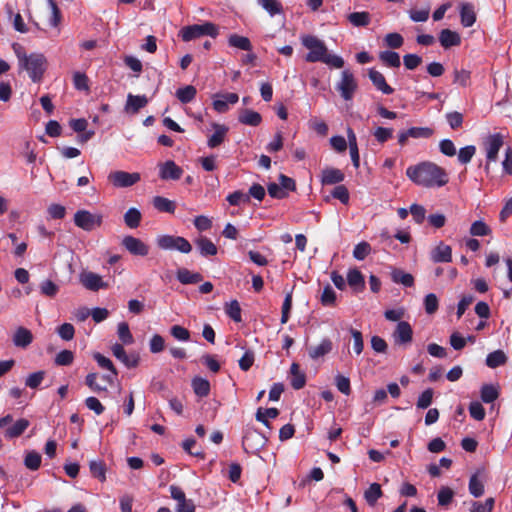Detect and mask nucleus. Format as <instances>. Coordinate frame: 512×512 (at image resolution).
Segmentation results:
<instances>
[{
  "label": "nucleus",
  "instance_id": "4468645a",
  "mask_svg": "<svg viewBox=\"0 0 512 512\" xmlns=\"http://www.w3.org/2000/svg\"><path fill=\"white\" fill-rule=\"evenodd\" d=\"M74 223L83 230L91 231L96 224V219L89 211L79 210L74 215Z\"/></svg>",
  "mask_w": 512,
  "mask_h": 512
},
{
  "label": "nucleus",
  "instance_id": "1a4fd4ad",
  "mask_svg": "<svg viewBox=\"0 0 512 512\" xmlns=\"http://www.w3.org/2000/svg\"><path fill=\"white\" fill-rule=\"evenodd\" d=\"M121 245L133 256L145 257L150 251L148 244L132 235L124 236Z\"/></svg>",
  "mask_w": 512,
  "mask_h": 512
},
{
  "label": "nucleus",
  "instance_id": "9d476101",
  "mask_svg": "<svg viewBox=\"0 0 512 512\" xmlns=\"http://www.w3.org/2000/svg\"><path fill=\"white\" fill-rule=\"evenodd\" d=\"M393 340L396 345L406 348V345L412 341L413 330L407 321H399L393 332Z\"/></svg>",
  "mask_w": 512,
  "mask_h": 512
},
{
  "label": "nucleus",
  "instance_id": "338daca9",
  "mask_svg": "<svg viewBox=\"0 0 512 512\" xmlns=\"http://www.w3.org/2000/svg\"><path fill=\"white\" fill-rule=\"evenodd\" d=\"M403 63L406 69L414 70L422 63V58L417 54H406L403 57Z\"/></svg>",
  "mask_w": 512,
  "mask_h": 512
},
{
  "label": "nucleus",
  "instance_id": "f3484780",
  "mask_svg": "<svg viewBox=\"0 0 512 512\" xmlns=\"http://www.w3.org/2000/svg\"><path fill=\"white\" fill-rule=\"evenodd\" d=\"M439 42L443 48L448 49L453 46H459L461 44V37L456 31L447 28L441 30Z\"/></svg>",
  "mask_w": 512,
  "mask_h": 512
},
{
  "label": "nucleus",
  "instance_id": "2eb2a0df",
  "mask_svg": "<svg viewBox=\"0 0 512 512\" xmlns=\"http://www.w3.org/2000/svg\"><path fill=\"white\" fill-rule=\"evenodd\" d=\"M147 103L148 99L145 95H133L130 93L127 96L125 112L132 115L137 114Z\"/></svg>",
  "mask_w": 512,
  "mask_h": 512
},
{
  "label": "nucleus",
  "instance_id": "f257e3e1",
  "mask_svg": "<svg viewBox=\"0 0 512 512\" xmlns=\"http://www.w3.org/2000/svg\"><path fill=\"white\" fill-rule=\"evenodd\" d=\"M406 176L416 185L422 187H442L449 181L444 168L429 161L411 165L406 169Z\"/></svg>",
  "mask_w": 512,
  "mask_h": 512
},
{
  "label": "nucleus",
  "instance_id": "f03ea898",
  "mask_svg": "<svg viewBox=\"0 0 512 512\" xmlns=\"http://www.w3.org/2000/svg\"><path fill=\"white\" fill-rule=\"evenodd\" d=\"M302 45L309 50L305 60L309 63L322 62L333 68H342L344 60L342 57L330 54L325 43L318 37L310 34L301 36Z\"/></svg>",
  "mask_w": 512,
  "mask_h": 512
},
{
  "label": "nucleus",
  "instance_id": "13d9d810",
  "mask_svg": "<svg viewBox=\"0 0 512 512\" xmlns=\"http://www.w3.org/2000/svg\"><path fill=\"white\" fill-rule=\"evenodd\" d=\"M45 377L44 371H37L34 373H31L25 380V385L31 389H36L39 387L41 382L43 381Z\"/></svg>",
  "mask_w": 512,
  "mask_h": 512
},
{
  "label": "nucleus",
  "instance_id": "680f3d73",
  "mask_svg": "<svg viewBox=\"0 0 512 512\" xmlns=\"http://www.w3.org/2000/svg\"><path fill=\"white\" fill-rule=\"evenodd\" d=\"M170 334L179 341H188L190 339L189 330L180 325H173L170 328Z\"/></svg>",
  "mask_w": 512,
  "mask_h": 512
},
{
  "label": "nucleus",
  "instance_id": "bb28decb",
  "mask_svg": "<svg viewBox=\"0 0 512 512\" xmlns=\"http://www.w3.org/2000/svg\"><path fill=\"white\" fill-rule=\"evenodd\" d=\"M177 279L182 284H196L202 281L203 277L198 272H191L186 268H180L177 271Z\"/></svg>",
  "mask_w": 512,
  "mask_h": 512
},
{
  "label": "nucleus",
  "instance_id": "774afa93",
  "mask_svg": "<svg viewBox=\"0 0 512 512\" xmlns=\"http://www.w3.org/2000/svg\"><path fill=\"white\" fill-rule=\"evenodd\" d=\"M373 135L379 143L383 144L392 137L393 129L385 128V127H378L375 129Z\"/></svg>",
  "mask_w": 512,
  "mask_h": 512
},
{
  "label": "nucleus",
  "instance_id": "6e6552de",
  "mask_svg": "<svg viewBox=\"0 0 512 512\" xmlns=\"http://www.w3.org/2000/svg\"><path fill=\"white\" fill-rule=\"evenodd\" d=\"M504 144V137L501 133H494L487 137L484 142L486 150L487 164L485 165V171L489 172V163L494 162L498 158V153Z\"/></svg>",
  "mask_w": 512,
  "mask_h": 512
},
{
  "label": "nucleus",
  "instance_id": "9b49d317",
  "mask_svg": "<svg viewBox=\"0 0 512 512\" xmlns=\"http://www.w3.org/2000/svg\"><path fill=\"white\" fill-rule=\"evenodd\" d=\"M183 175V169L174 161L167 160L159 164V177L162 180H179Z\"/></svg>",
  "mask_w": 512,
  "mask_h": 512
},
{
  "label": "nucleus",
  "instance_id": "20e7f679",
  "mask_svg": "<svg viewBox=\"0 0 512 512\" xmlns=\"http://www.w3.org/2000/svg\"><path fill=\"white\" fill-rule=\"evenodd\" d=\"M156 244L162 250H177L184 254L192 251V245L182 236L160 235L156 238Z\"/></svg>",
  "mask_w": 512,
  "mask_h": 512
},
{
  "label": "nucleus",
  "instance_id": "7c9ffc66",
  "mask_svg": "<svg viewBox=\"0 0 512 512\" xmlns=\"http://www.w3.org/2000/svg\"><path fill=\"white\" fill-rule=\"evenodd\" d=\"M141 212L137 208H129L124 214L125 225L131 229L138 228L141 222Z\"/></svg>",
  "mask_w": 512,
  "mask_h": 512
},
{
  "label": "nucleus",
  "instance_id": "7ed1b4c3",
  "mask_svg": "<svg viewBox=\"0 0 512 512\" xmlns=\"http://www.w3.org/2000/svg\"><path fill=\"white\" fill-rule=\"evenodd\" d=\"M218 27L212 22H204L203 24H193L185 26L180 30V36L183 41L189 42L202 36L217 37Z\"/></svg>",
  "mask_w": 512,
  "mask_h": 512
},
{
  "label": "nucleus",
  "instance_id": "c03bdc74",
  "mask_svg": "<svg viewBox=\"0 0 512 512\" xmlns=\"http://www.w3.org/2000/svg\"><path fill=\"white\" fill-rule=\"evenodd\" d=\"M74 319L78 322L86 321L90 316L96 322V308L79 307L73 312Z\"/></svg>",
  "mask_w": 512,
  "mask_h": 512
},
{
  "label": "nucleus",
  "instance_id": "4d7b16f0",
  "mask_svg": "<svg viewBox=\"0 0 512 512\" xmlns=\"http://www.w3.org/2000/svg\"><path fill=\"white\" fill-rule=\"evenodd\" d=\"M336 301V293L333 288L328 284L324 287L321 295V303L324 306H333Z\"/></svg>",
  "mask_w": 512,
  "mask_h": 512
},
{
  "label": "nucleus",
  "instance_id": "79ce46f5",
  "mask_svg": "<svg viewBox=\"0 0 512 512\" xmlns=\"http://www.w3.org/2000/svg\"><path fill=\"white\" fill-rule=\"evenodd\" d=\"M467 341L474 342L475 337L468 336L467 338H464L459 332H454L450 336V344L452 348L457 351L462 350Z\"/></svg>",
  "mask_w": 512,
  "mask_h": 512
},
{
  "label": "nucleus",
  "instance_id": "e2e57ef3",
  "mask_svg": "<svg viewBox=\"0 0 512 512\" xmlns=\"http://www.w3.org/2000/svg\"><path fill=\"white\" fill-rule=\"evenodd\" d=\"M335 385L337 389L344 395H349L351 393L350 380L348 377H345L341 374L336 375Z\"/></svg>",
  "mask_w": 512,
  "mask_h": 512
},
{
  "label": "nucleus",
  "instance_id": "cd10ccee",
  "mask_svg": "<svg viewBox=\"0 0 512 512\" xmlns=\"http://www.w3.org/2000/svg\"><path fill=\"white\" fill-rule=\"evenodd\" d=\"M391 279L394 283L402 284L405 287H412L414 285L413 275L401 269H393L391 272Z\"/></svg>",
  "mask_w": 512,
  "mask_h": 512
},
{
  "label": "nucleus",
  "instance_id": "ddd939ff",
  "mask_svg": "<svg viewBox=\"0 0 512 512\" xmlns=\"http://www.w3.org/2000/svg\"><path fill=\"white\" fill-rule=\"evenodd\" d=\"M431 259L434 263H449L452 261V248L440 242L431 252Z\"/></svg>",
  "mask_w": 512,
  "mask_h": 512
},
{
  "label": "nucleus",
  "instance_id": "5701e85b",
  "mask_svg": "<svg viewBox=\"0 0 512 512\" xmlns=\"http://www.w3.org/2000/svg\"><path fill=\"white\" fill-rule=\"evenodd\" d=\"M347 283L356 291H362L365 288L364 276L357 268H353L348 271Z\"/></svg>",
  "mask_w": 512,
  "mask_h": 512
},
{
  "label": "nucleus",
  "instance_id": "bf43d9fd",
  "mask_svg": "<svg viewBox=\"0 0 512 512\" xmlns=\"http://www.w3.org/2000/svg\"><path fill=\"white\" fill-rule=\"evenodd\" d=\"M469 413L472 418L481 421L485 418V409L478 401H473L469 405Z\"/></svg>",
  "mask_w": 512,
  "mask_h": 512
},
{
  "label": "nucleus",
  "instance_id": "39448f33",
  "mask_svg": "<svg viewBox=\"0 0 512 512\" xmlns=\"http://www.w3.org/2000/svg\"><path fill=\"white\" fill-rule=\"evenodd\" d=\"M357 89L358 83L353 72L349 69L343 70L341 73V79L336 84V90L340 93L341 97L345 101H350L354 97Z\"/></svg>",
  "mask_w": 512,
  "mask_h": 512
},
{
  "label": "nucleus",
  "instance_id": "c9c22d12",
  "mask_svg": "<svg viewBox=\"0 0 512 512\" xmlns=\"http://www.w3.org/2000/svg\"><path fill=\"white\" fill-rule=\"evenodd\" d=\"M379 59L388 67L398 68L401 65L400 56L397 52L386 50L379 54Z\"/></svg>",
  "mask_w": 512,
  "mask_h": 512
},
{
  "label": "nucleus",
  "instance_id": "2f4dec72",
  "mask_svg": "<svg viewBox=\"0 0 512 512\" xmlns=\"http://www.w3.org/2000/svg\"><path fill=\"white\" fill-rule=\"evenodd\" d=\"M480 397L484 403H492L499 397V390L492 384H484L480 390Z\"/></svg>",
  "mask_w": 512,
  "mask_h": 512
},
{
  "label": "nucleus",
  "instance_id": "49530a36",
  "mask_svg": "<svg viewBox=\"0 0 512 512\" xmlns=\"http://www.w3.org/2000/svg\"><path fill=\"white\" fill-rule=\"evenodd\" d=\"M470 234L472 236H487L491 234V229L482 220H477L472 223L470 227Z\"/></svg>",
  "mask_w": 512,
  "mask_h": 512
},
{
  "label": "nucleus",
  "instance_id": "4c0bfd02",
  "mask_svg": "<svg viewBox=\"0 0 512 512\" xmlns=\"http://www.w3.org/2000/svg\"><path fill=\"white\" fill-rule=\"evenodd\" d=\"M279 415V410L277 408H258L256 412V420L263 423L265 426L269 427L268 418L274 419Z\"/></svg>",
  "mask_w": 512,
  "mask_h": 512
},
{
  "label": "nucleus",
  "instance_id": "dca6fc26",
  "mask_svg": "<svg viewBox=\"0 0 512 512\" xmlns=\"http://www.w3.org/2000/svg\"><path fill=\"white\" fill-rule=\"evenodd\" d=\"M344 178V173L337 168H325L321 173V183L323 185L339 184L344 180Z\"/></svg>",
  "mask_w": 512,
  "mask_h": 512
},
{
  "label": "nucleus",
  "instance_id": "37998d69",
  "mask_svg": "<svg viewBox=\"0 0 512 512\" xmlns=\"http://www.w3.org/2000/svg\"><path fill=\"white\" fill-rule=\"evenodd\" d=\"M41 455L36 451H29L24 459V465L29 470H38L41 466Z\"/></svg>",
  "mask_w": 512,
  "mask_h": 512
},
{
  "label": "nucleus",
  "instance_id": "8fccbe9b",
  "mask_svg": "<svg viewBox=\"0 0 512 512\" xmlns=\"http://www.w3.org/2000/svg\"><path fill=\"white\" fill-rule=\"evenodd\" d=\"M434 391L432 388H428L425 391H423L420 396L418 397L416 406L418 409H426L428 408L433 399Z\"/></svg>",
  "mask_w": 512,
  "mask_h": 512
},
{
  "label": "nucleus",
  "instance_id": "09e8293b",
  "mask_svg": "<svg viewBox=\"0 0 512 512\" xmlns=\"http://www.w3.org/2000/svg\"><path fill=\"white\" fill-rule=\"evenodd\" d=\"M371 252V246L368 242L358 243L353 250V257L357 260H364Z\"/></svg>",
  "mask_w": 512,
  "mask_h": 512
},
{
  "label": "nucleus",
  "instance_id": "4be33fe9",
  "mask_svg": "<svg viewBox=\"0 0 512 512\" xmlns=\"http://www.w3.org/2000/svg\"><path fill=\"white\" fill-rule=\"evenodd\" d=\"M290 373H291V386L295 390L302 389L306 384V375L300 371V366L298 363L293 362L290 367Z\"/></svg>",
  "mask_w": 512,
  "mask_h": 512
},
{
  "label": "nucleus",
  "instance_id": "423d86ee",
  "mask_svg": "<svg viewBox=\"0 0 512 512\" xmlns=\"http://www.w3.org/2000/svg\"><path fill=\"white\" fill-rule=\"evenodd\" d=\"M21 67L29 73L30 78L34 82L39 81L46 68V58L42 54H31Z\"/></svg>",
  "mask_w": 512,
  "mask_h": 512
},
{
  "label": "nucleus",
  "instance_id": "c85d7f7f",
  "mask_svg": "<svg viewBox=\"0 0 512 512\" xmlns=\"http://www.w3.org/2000/svg\"><path fill=\"white\" fill-rule=\"evenodd\" d=\"M228 44L244 51H252V44L248 37L238 34H231L228 38Z\"/></svg>",
  "mask_w": 512,
  "mask_h": 512
},
{
  "label": "nucleus",
  "instance_id": "b1692460",
  "mask_svg": "<svg viewBox=\"0 0 512 512\" xmlns=\"http://www.w3.org/2000/svg\"><path fill=\"white\" fill-rule=\"evenodd\" d=\"M152 204L159 212L173 214L176 209L175 202L163 196H155L152 200Z\"/></svg>",
  "mask_w": 512,
  "mask_h": 512
},
{
  "label": "nucleus",
  "instance_id": "c756f323",
  "mask_svg": "<svg viewBox=\"0 0 512 512\" xmlns=\"http://www.w3.org/2000/svg\"><path fill=\"white\" fill-rule=\"evenodd\" d=\"M383 495L380 484L372 483L364 492V498L369 506H374Z\"/></svg>",
  "mask_w": 512,
  "mask_h": 512
},
{
  "label": "nucleus",
  "instance_id": "473e14b6",
  "mask_svg": "<svg viewBox=\"0 0 512 512\" xmlns=\"http://www.w3.org/2000/svg\"><path fill=\"white\" fill-rule=\"evenodd\" d=\"M192 388L194 393L201 398L208 396L210 393L209 381L201 377H195L192 380Z\"/></svg>",
  "mask_w": 512,
  "mask_h": 512
},
{
  "label": "nucleus",
  "instance_id": "f704fd0d",
  "mask_svg": "<svg viewBox=\"0 0 512 512\" xmlns=\"http://www.w3.org/2000/svg\"><path fill=\"white\" fill-rule=\"evenodd\" d=\"M348 20L355 27H365L370 24L371 17L366 11L353 12L348 15Z\"/></svg>",
  "mask_w": 512,
  "mask_h": 512
},
{
  "label": "nucleus",
  "instance_id": "0e129e2a",
  "mask_svg": "<svg viewBox=\"0 0 512 512\" xmlns=\"http://www.w3.org/2000/svg\"><path fill=\"white\" fill-rule=\"evenodd\" d=\"M506 354H488L486 358V365L490 368H497L506 363Z\"/></svg>",
  "mask_w": 512,
  "mask_h": 512
},
{
  "label": "nucleus",
  "instance_id": "aec40b11",
  "mask_svg": "<svg viewBox=\"0 0 512 512\" xmlns=\"http://www.w3.org/2000/svg\"><path fill=\"white\" fill-rule=\"evenodd\" d=\"M195 244L203 257L214 256L218 252L217 246L205 236L197 238Z\"/></svg>",
  "mask_w": 512,
  "mask_h": 512
},
{
  "label": "nucleus",
  "instance_id": "603ef678",
  "mask_svg": "<svg viewBox=\"0 0 512 512\" xmlns=\"http://www.w3.org/2000/svg\"><path fill=\"white\" fill-rule=\"evenodd\" d=\"M331 195L333 198L338 199L343 204H348L350 195L347 187L345 185H337L331 191Z\"/></svg>",
  "mask_w": 512,
  "mask_h": 512
},
{
  "label": "nucleus",
  "instance_id": "a211bd4d",
  "mask_svg": "<svg viewBox=\"0 0 512 512\" xmlns=\"http://www.w3.org/2000/svg\"><path fill=\"white\" fill-rule=\"evenodd\" d=\"M238 121L244 125L257 127L262 122V116L254 110L242 109L239 112Z\"/></svg>",
  "mask_w": 512,
  "mask_h": 512
},
{
  "label": "nucleus",
  "instance_id": "a19ab883",
  "mask_svg": "<svg viewBox=\"0 0 512 512\" xmlns=\"http://www.w3.org/2000/svg\"><path fill=\"white\" fill-rule=\"evenodd\" d=\"M495 505L493 497H489L484 503L479 501H471L470 512H492Z\"/></svg>",
  "mask_w": 512,
  "mask_h": 512
},
{
  "label": "nucleus",
  "instance_id": "5fc2aeb1",
  "mask_svg": "<svg viewBox=\"0 0 512 512\" xmlns=\"http://www.w3.org/2000/svg\"><path fill=\"white\" fill-rule=\"evenodd\" d=\"M439 307V301L434 293H429L424 299V308L427 314H434Z\"/></svg>",
  "mask_w": 512,
  "mask_h": 512
},
{
  "label": "nucleus",
  "instance_id": "a18cd8bd",
  "mask_svg": "<svg viewBox=\"0 0 512 512\" xmlns=\"http://www.w3.org/2000/svg\"><path fill=\"white\" fill-rule=\"evenodd\" d=\"M226 314L235 322H241V307L237 300H232L225 306Z\"/></svg>",
  "mask_w": 512,
  "mask_h": 512
},
{
  "label": "nucleus",
  "instance_id": "72a5a7b5",
  "mask_svg": "<svg viewBox=\"0 0 512 512\" xmlns=\"http://www.w3.org/2000/svg\"><path fill=\"white\" fill-rule=\"evenodd\" d=\"M196 94L197 90L193 85H187L177 89L176 91V97L183 104H187L193 101L196 97Z\"/></svg>",
  "mask_w": 512,
  "mask_h": 512
},
{
  "label": "nucleus",
  "instance_id": "412c9836",
  "mask_svg": "<svg viewBox=\"0 0 512 512\" xmlns=\"http://www.w3.org/2000/svg\"><path fill=\"white\" fill-rule=\"evenodd\" d=\"M461 24L464 27H471L476 22V13L471 3H463L460 8Z\"/></svg>",
  "mask_w": 512,
  "mask_h": 512
},
{
  "label": "nucleus",
  "instance_id": "6ab92c4d",
  "mask_svg": "<svg viewBox=\"0 0 512 512\" xmlns=\"http://www.w3.org/2000/svg\"><path fill=\"white\" fill-rule=\"evenodd\" d=\"M212 127L214 128L215 132L209 137L207 145L210 148H216L223 143L228 132V127L218 123H213Z\"/></svg>",
  "mask_w": 512,
  "mask_h": 512
},
{
  "label": "nucleus",
  "instance_id": "58836bf2",
  "mask_svg": "<svg viewBox=\"0 0 512 512\" xmlns=\"http://www.w3.org/2000/svg\"><path fill=\"white\" fill-rule=\"evenodd\" d=\"M257 2L271 16L280 14L283 11L282 4L279 0H257Z\"/></svg>",
  "mask_w": 512,
  "mask_h": 512
},
{
  "label": "nucleus",
  "instance_id": "69168bd1",
  "mask_svg": "<svg viewBox=\"0 0 512 512\" xmlns=\"http://www.w3.org/2000/svg\"><path fill=\"white\" fill-rule=\"evenodd\" d=\"M446 119L452 129H458L463 124V114L458 111L449 112L446 114Z\"/></svg>",
  "mask_w": 512,
  "mask_h": 512
},
{
  "label": "nucleus",
  "instance_id": "a878e982",
  "mask_svg": "<svg viewBox=\"0 0 512 512\" xmlns=\"http://www.w3.org/2000/svg\"><path fill=\"white\" fill-rule=\"evenodd\" d=\"M29 424L25 418L17 420L12 426L6 428L5 437L10 439L19 437L29 427Z\"/></svg>",
  "mask_w": 512,
  "mask_h": 512
},
{
  "label": "nucleus",
  "instance_id": "de8ad7c7",
  "mask_svg": "<svg viewBox=\"0 0 512 512\" xmlns=\"http://www.w3.org/2000/svg\"><path fill=\"white\" fill-rule=\"evenodd\" d=\"M453 497L454 491L447 486H442L437 494L438 504L440 506H448L452 502Z\"/></svg>",
  "mask_w": 512,
  "mask_h": 512
},
{
  "label": "nucleus",
  "instance_id": "f8f14e48",
  "mask_svg": "<svg viewBox=\"0 0 512 512\" xmlns=\"http://www.w3.org/2000/svg\"><path fill=\"white\" fill-rule=\"evenodd\" d=\"M368 77L378 91H381L385 95H391L394 93V89L387 84L384 75L380 71L375 68H370L368 70Z\"/></svg>",
  "mask_w": 512,
  "mask_h": 512
},
{
  "label": "nucleus",
  "instance_id": "e433bc0d",
  "mask_svg": "<svg viewBox=\"0 0 512 512\" xmlns=\"http://www.w3.org/2000/svg\"><path fill=\"white\" fill-rule=\"evenodd\" d=\"M469 492L472 496L475 498H479L484 494V484L483 482L478 478L477 474H473L469 479L468 484Z\"/></svg>",
  "mask_w": 512,
  "mask_h": 512
},
{
  "label": "nucleus",
  "instance_id": "393cba45",
  "mask_svg": "<svg viewBox=\"0 0 512 512\" xmlns=\"http://www.w3.org/2000/svg\"><path fill=\"white\" fill-rule=\"evenodd\" d=\"M32 339V333L24 327H19L13 336L14 344L22 349L26 348L32 342Z\"/></svg>",
  "mask_w": 512,
  "mask_h": 512
},
{
  "label": "nucleus",
  "instance_id": "3c124183",
  "mask_svg": "<svg viewBox=\"0 0 512 512\" xmlns=\"http://www.w3.org/2000/svg\"><path fill=\"white\" fill-rule=\"evenodd\" d=\"M475 153L476 147L474 145H467L459 150L458 160L461 164H467L471 161Z\"/></svg>",
  "mask_w": 512,
  "mask_h": 512
},
{
  "label": "nucleus",
  "instance_id": "6e6d98bb",
  "mask_svg": "<svg viewBox=\"0 0 512 512\" xmlns=\"http://www.w3.org/2000/svg\"><path fill=\"white\" fill-rule=\"evenodd\" d=\"M471 73L468 70H454V83L462 87H467L470 84Z\"/></svg>",
  "mask_w": 512,
  "mask_h": 512
},
{
  "label": "nucleus",
  "instance_id": "052dcab7",
  "mask_svg": "<svg viewBox=\"0 0 512 512\" xmlns=\"http://www.w3.org/2000/svg\"><path fill=\"white\" fill-rule=\"evenodd\" d=\"M118 337L124 344L133 342V336L130 332L129 325L126 322L118 324Z\"/></svg>",
  "mask_w": 512,
  "mask_h": 512
},
{
  "label": "nucleus",
  "instance_id": "0eeeda50",
  "mask_svg": "<svg viewBox=\"0 0 512 512\" xmlns=\"http://www.w3.org/2000/svg\"><path fill=\"white\" fill-rule=\"evenodd\" d=\"M141 180L138 172H126L122 170L112 171L108 175L109 183L115 188H128L137 184Z\"/></svg>",
  "mask_w": 512,
  "mask_h": 512
},
{
  "label": "nucleus",
  "instance_id": "ea45409f",
  "mask_svg": "<svg viewBox=\"0 0 512 512\" xmlns=\"http://www.w3.org/2000/svg\"><path fill=\"white\" fill-rule=\"evenodd\" d=\"M253 438H258L257 444H259L260 446H263L266 442V438L258 430L254 428H248L246 429L242 440V444L245 449L246 446L250 445L249 441Z\"/></svg>",
  "mask_w": 512,
  "mask_h": 512
},
{
  "label": "nucleus",
  "instance_id": "864d4df0",
  "mask_svg": "<svg viewBox=\"0 0 512 512\" xmlns=\"http://www.w3.org/2000/svg\"><path fill=\"white\" fill-rule=\"evenodd\" d=\"M433 133V129L428 127H411L407 130L411 138H430Z\"/></svg>",
  "mask_w": 512,
  "mask_h": 512
}]
</instances>
